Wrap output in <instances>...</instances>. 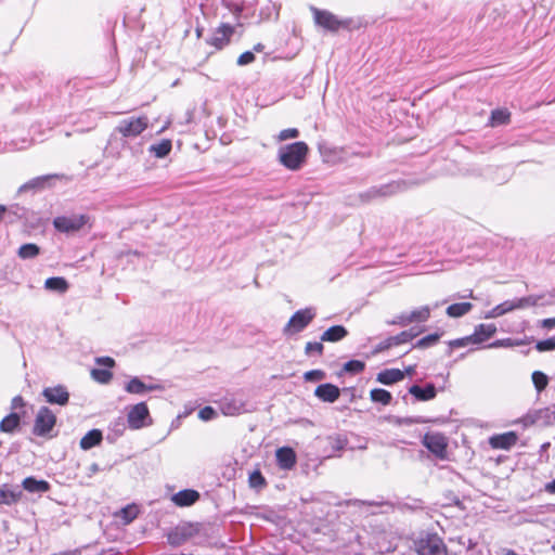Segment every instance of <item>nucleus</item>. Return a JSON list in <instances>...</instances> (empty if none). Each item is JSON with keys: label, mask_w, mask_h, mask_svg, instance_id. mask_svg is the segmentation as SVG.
<instances>
[{"label": "nucleus", "mask_w": 555, "mask_h": 555, "mask_svg": "<svg viewBox=\"0 0 555 555\" xmlns=\"http://www.w3.org/2000/svg\"><path fill=\"white\" fill-rule=\"evenodd\" d=\"M424 446L439 459H446L448 442L441 434H426L423 438Z\"/></svg>", "instance_id": "obj_8"}, {"label": "nucleus", "mask_w": 555, "mask_h": 555, "mask_svg": "<svg viewBox=\"0 0 555 555\" xmlns=\"http://www.w3.org/2000/svg\"><path fill=\"white\" fill-rule=\"evenodd\" d=\"M23 488L31 493L47 492L50 490V485L46 480H37L34 477H27L23 480Z\"/></svg>", "instance_id": "obj_18"}, {"label": "nucleus", "mask_w": 555, "mask_h": 555, "mask_svg": "<svg viewBox=\"0 0 555 555\" xmlns=\"http://www.w3.org/2000/svg\"><path fill=\"white\" fill-rule=\"evenodd\" d=\"M314 396L318 397L323 402L333 403L339 398L340 390L337 386L333 384H322L315 388Z\"/></svg>", "instance_id": "obj_13"}, {"label": "nucleus", "mask_w": 555, "mask_h": 555, "mask_svg": "<svg viewBox=\"0 0 555 555\" xmlns=\"http://www.w3.org/2000/svg\"><path fill=\"white\" fill-rule=\"evenodd\" d=\"M503 314H504V312L502 311L501 306H500V305H498L496 307H494L492 310H490V311L487 313L486 318H487V319H494V318L501 317V315H503Z\"/></svg>", "instance_id": "obj_52"}, {"label": "nucleus", "mask_w": 555, "mask_h": 555, "mask_svg": "<svg viewBox=\"0 0 555 555\" xmlns=\"http://www.w3.org/2000/svg\"><path fill=\"white\" fill-rule=\"evenodd\" d=\"M279 466L283 469H291L296 464V453L292 448L283 447L276 450Z\"/></svg>", "instance_id": "obj_15"}, {"label": "nucleus", "mask_w": 555, "mask_h": 555, "mask_svg": "<svg viewBox=\"0 0 555 555\" xmlns=\"http://www.w3.org/2000/svg\"><path fill=\"white\" fill-rule=\"evenodd\" d=\"M541 299V296H527L519 299H516V308L517 309H524L527 307L537 306L538 301Z\"/></svg>", "instance_id": "obj_36"}, {"label": "nucleus", "mask_w": 555, "mask_h": 555, "mask_svg": "<svg viewBox=\"0 0 555 555\" xmlns=\"http://www.w3.org/2000/svg\"><path fill=\"white\" fill-rule=\"evenodd\" d=\"M409 391L416 399L422 400V401L430 400L436 397V388L433 384H428L425 388H421L417 385H413L409 389Z\"/></svg>", "instance_id": "obj_20"}, {"label": "nucleus", "mask_w": 555, "mask_h": 555, "mask_svg": "<svg viewBox=\"0 0 555 555\" xmlns=\"http://www.w3.org/2000/svg\"><path fill=\"white\" fill-rule=\"evenodd\" d=\"M24 405V401L22 399V397H15L12 401V406L13 409H16L18 406H23Z\"/></svg>", "instance_id": "obj_57"}, {"label": "nucleus", "mask_w": 555, "mask_h": 555, "mask_svg": "<svg viewBox=\"0 0 555 555\" xmlns=\"http://www.w3.org/2000/svg\"><path fill=\"white\" fill-rule=\"evenodd\" d=\"M376 194L386 195L387 192H382V190H380V191H376Z\"/></svg>", "instance_id": "obj_62"}, {"label": "nucleus", "mask_w": 555, "mask_h": 555, "mask_svg": "<svg viewBox=\"0 0 555 555\" xmlns=\"http://www.w3.org/2000/svg\"><path fill=\"white\" fill-rule=\"evenodd\" d=\"M314 317L315 312L312 308H306L295 312L285 325L283 333L285 335H294L301 332Z\"/></svg>", "instance_id": "obj_2"}, {"label": "nucleus", "mask_w": 555, "mask_h": 555, "mask_svg": "<svg viewBox=\"0 0 555 555\" xmlns=\"http://www.w3.org/2000/svg\"><path fill=\"white\" fill-rule=\"evenodd\" d=\"M232 34L233 28L223 24L216 29L211 38L208 40V43L214 46L216 49H222L229 43Z\"/></svg>", "instance_id": "obj_10"}, {"label": "nucleus", "mask_w": 555, "mask_h": 555, "mask_svg": "<svg viewBox=\"0 0 555 555\" xmlns=\"http://www.w3.org/2000/svg\"><path fill=\"white\" fill-rule=\"evenodd\" d=\"M439 339V335L438 334H430V335H427L425 337H423L422 339H420L415 347L416 348H427L429 346H433L434 344H436Z\"/></svg>", "instance_id": "obj_41"}, {"label": "nucleus", "mask_w": 555, "mask_h": 555, "mask_svg": "<svg viewBox=\"0 0 555 555\" xmlns=\"http://www.w3.org/2000/svg\"><path fill=\"white\" fill-rule=\"evenodd\" d=\"M55 423L56 417L53 412L49 408L42 406L36 415L33 431L37 436H44L52 430Z\"/></svg>", "instance_id": "obj_7"}, {"label": "nucleus", "mask_w": 555, "mask_h": 555, "mask_svg": "<svg viewBox=\"0 0 555 555\" xmlns=\"http://www.w3.org/2000/svg\"><path fill=\"white\" fill-rule=\"evenodd\" d=\"M517 435L514 431L504 433L490 437L489 444L493 449L508 450L517 442Z\"/></svg>", "instance_id": "obj_11"}, {"label": "nucleus", "mask_w": 555, "mask_h": 555, "mask_svg": "<svg viewBox=\"0 0 555 555\" xmlns=\"http://www.w3.org/2000/svg\"><path fill=\"white\" fill-rule=\"evenodd\" d=\"M414 336L415 335L413 333L404 331L396 336L390 337V343H392L395 345H401V344L410 341L411 339L414 338Z\"/></svg>", "instance_id": "obj_40"}, {"label": "nucleus", "mask_w": 555, "mask_h": 555, "mask_svg": "<svg viewBox=\"0 0 555 555\" xmlns=\"http://www.w3.org/2000/svg\"><path fill=\"white\" fill-rule=\"evenodd\" d=\"M370 397L372 401L382 403L384 405L389 404L392 399L391 393L382 388L372 389Z\"/></svg>", "instance_id": "obj_32"}, {"label": "nucleus", "mask_w": 555, "mask_h": 555, "mask_svg": "<svg viewBox=\"0 0 555 555\" xmlns=\"http://www.w3.org/2000/svg\"><path fill=\"white\" fill-rule=\"evenodd\" d=\"M545 418V424L548 425L552 423V418H555V404L552 409H545L537 412L535 417L533 416H527L525 417L526 425L528 424H534L538 422L539 418Z\"/></svg>", "instance_id": "obj_28"}, {"label": "nucleus", "mask_w": 555, "mask_h": 555, "mask_svg": "<svg viewBox=\"0 0 555 555\" xmlns=\"http://www.w3.org/2000/svg\"><path fill=\"white\" fill-rule=\"evenodd\" d=\"M532 382L538 391H542L547 386V376L539 371L533 372Z\"/></svg>", "instance_id": "obj_37"}, {"label": "nucleus", "mask_w": 555, "mask_h": 555, "mask_svg": "<svg viewBox=\"0 0 555 555\" xmlns=\"http://www.w3.org/2000/svg\"><path fill=\"white\" fill-rule=\"evenodd\" d=\"M125 389L129 393L142 395L146 391L160 390L163 387L160 385H146L140 378L133 377L126 384Z\"/></svg>", "instance_id": "obj_14"}, {"label": "nucleus", "mask_w": 555, "mask_h": 555, "mask_svg": "<svg viewBox=\"0 0 555 555\" xmlns=\"http://www.w3.org/2000/svg\"><path fill=\"white\" fill-rule=\"evenodd\" d=\"M215 415H216V412L210 406H205L198 413L199 418L203 421H209V420L214 418Z\"/></svg>", "instance_id": "obj_49"}, {"label": "nucleus", "mask_w": 555, "mask_h": 555, "mask_svg": "<svg viewBox=\"0 0 555 555\" xmlns=\"http://www.w3.org/2000/svg\"><path fill=\"white\" fill-rule=\"evenodd\" d=\"M168 539H169L170 543H172V544H180L186 539V537L184 533H182L180 537L179 532L177 530L176 532L170 533L168 535Z\"/></svg>", "instance_id": "obj_50"}, {"label": "nucleus", "mask_w": 555, "mask_h": 555, "mask_svg": "<svg viewBox=\"0 0 555 555\" xmlns=\"http://www.w3.org/2000/svg\"><path fill=\"white\" fill-rule=\"evenodd\" d=\"M96 362L99 364H103V365H105L107 367H113L115 365L114 359H112L109 357L98 358Z\"/></svg>", "instance_id": "obj_53"}, {"label": "nucleus", "mask_w": 555, "mask_h": 555, "mask_svg": "<svg viewBox=\"0 0 555 555\" xmlns=\"http://www.w3.org/2000/svg\"><path fill=\"white\" fill-rule=\"evenodd\" d=\"M344 370L351 373H360L364 370V363L358 360H351L345 363Z\"/></svg>", "instance_id": "obj_43"}, {"label": "nucleus", "mask_w": 555, "mask_h": 555, "mask_svg": "<svg viewBox=\"0 0 555 555\" xmlns=\"http://www.w3.org/2000/svg\"><path fill=\"white\" fill-rule=\"evenodd\" d=\"M7 212V207L0 205V221L3 219L4 214Z\"/></svg>", "instance_id": "obj_59"}, {"label": "nucleus", "mask_w": 555, "mask_h": 555, "mask_svg": "<svg viewBox=\"0 0 555 555\" xmlns=\"http://www.w3.org/2000/svg\"><path fill=\"white\" fill-rule=\"evenodd\" d=\"M298 137H299L298 129H296V128H288V129H284V130L279 132V134L276 135V141L283 142V141H287V140H291V139H296Z\"/></svg>", "instance_id": "obj_39"}, {"label": "nucleus", "mask_w": 555, "mask_h": 555, "mask_svg": "<svg viewBox=\"0 0 555 555\" xmlns=\"http://www.w3.org/2000/svg\"><path fill=\"white\" fill-rule=\"evenodd\" d=\"M243 411V404L235 400H223L221 402V412L224 415L234 416Z\"/></svg>", "instance_id": "obj_29"}, {"label": "nucleus", "mask_w": 555, "mask_h": 555, "mask_svg": "<svg viewBox=\"0 0 555 555\" xmlns=\"http://www.w3.org/2000/svg\"><path fill=\"white\" fill-rule=\"evenodd\" d=\"M535 348L539 351H548L555 349V336L545 340L538 341Z\"/></svg>", "instance_id": "obj_44"}, {"label": "nucleus", "mask_w": 555, "mask_h": 555, "mask_svg": "<svg viewBox=\"0 0 555 555\" xmlns=\"http://www.w3.org/2000/svg\"><path fill=\"white\" fill-rule=\"evenodd\" d=\"M91 376L94 380H96L101 384H107L112 379L113 374L108 370L93 369L91 371Z\"/></svg>", "instance_id": "obj_35"}, {"label": "nucleus", "mask_w": 555, "mask_h": 555, "mask_svg": "<svg viewBox=\"0 0 555 555\" xmlns=\"http://www.w3.org/2000/svg\"><path fill=\"white\" fill-rule=\"evenodd\" d=\"M308 153V145L298 141L281 146L278 152V159L286 169L297 171L305 165Z\"/></svg>", "instance_id": "obj_1"}, {"label": "nucleus", "mask_w": 555, "mask_h": 555, "mask_svg": "<svg viewBox=\"0 0 555 555\" xmlns=\"http://www.w3.org/2000/svg\"><path fill=\"white\" fill-rule=\"evenodd\" d=\"M88 219L86 215L60 216L53 220V225L60 232L74 233L79 231Z\"/></svg>", "instance_id": "obj_5"}, {"label": "nucleus", "mask_w": 555, "mask_h": 555, "mask_svg": "<svg viewBox=\"0 0 555 555\" xmlns=\"http://www.w3.org/2000/svg\"><path fill=\"white\" fill-rule=\"evenodd\" d=\"M507 346H512L509 339H500V340H496V341L490 344L488 347L498 348V347H507Z\"/></svg>", "instance_id": "obj_54"}, {"label": "nucleus", "mask_w": 555, "mask_h": 555, "mask_svg": "<svg viewBox=\"0 0 555 555\" xmlns=\"http://www.w3.org/2000/svg\"><path fill=\"white\" fill-rule=\"evenodd\" d=\"M545 490L548 493H555V479L545 485Z\"/></svg>", "instance_id": "obj_58"}, {"label": "nucleus", "mask_w": 555, "mask_h": 555, "mask_svg": "<svg viewBox=\"0 0 555 555\" xmlns=\"http://www.w3.org/2000/svg\"><path fill=\"white\" fill-rule=\"evenodd\" d=\"M325 377V373L321 370H312L305 373L304 378L307 382L322 380Z\"/></svg>", "instance_id": "obj_45"}, {"label": "nucleus", "mask_w": 555, "mask_h": 555, "mask_svg": "<svg viewBox=\"0 0 555 555\" xmlns=\"http://www.w3.org/2000/svg\"><path fill=\"white\" fill-rule=\"evenodd\" d=\"M40 254V248L36 244H24L18 248L17 255L22 259H31Z\"/></svg>", "instance_id": "obj_31"}, {"label": "nucleus", "mask_w": 555, "mask_h": 555, "mask_svg": "<svg viewBox=\"0 0 555 555\" xmlns=\"http://www.w3.org/2000/svg\"><path fill=\"white\" fill-rule=\"evenodd\" d=\"M49 403L65 405L68 402L69 393L63 386L49 387L42 392Z\"/></svg>", "instance_id": "obj_12"}, {"label": "nucleus", "mask_w": 555, "mask_h": 555, "mask_svg": "<svg viewBox=\"0 0 555 555\" xmlns=\"http://www.w3.org/2000/svg\"><path fill=\"white\" fill-rule=\"evenodd\" d=\"M511 114L507 111L495 109L491 114V119L493 124H507L509 121Z\"/></svg>", "instance_id": "obj_38"}, {"label": "nucleus", "mask_w": 555, "mask_h": 555, "mask_svg": "<svg viewBox=\"0 0 555 555\" xmlns=\"http://www.w3.org/2000/svg\"><path fill=\"white\" fill-rule=\"evenodd\" d=\"M496 332V327L493 324H479L475 332L472 334L473 338L476 339L475 344H481L488 338L492 337Z\"/></svg>", "instance_id": "obj_19"}, {"label": "nucleus", "mask_w": 555, "mask_h": 555, "mask_svg": "<svg viewBox=\"0 0 555 555\" xmlns=\"http://www.w3.org/2000/svg\"><path fill=\"white\" fill-rule=\"evenodd\" d=\"M44 287L48 291L57 292V293L63 294V293L67 292L69 285H68V282L64 278L55 276V278L47 279L44 282Z\"/></svg>", "instance_id": "obj_25"}, {"label": "nucleus", "mask_w": 555, "mask_h": 555, "mask_svg": "<svg viewBox=\"0 0 555 555\" xmlns=\"http://www.w3.org/2000/svg\"><path fill=\"white\" fill-rule=\"evenodd\" d=\"M413 372H414V367H412V366L406 370L408 374H412Z\"/></svg>", "instance_id": "obj_61"}, {"label": "nucleus", "mask_w": 555, "mask_h": 555, "mask_svg": "<svg viewBox=\"0 0 555 555\" xmlns=\"http://www.w3.org/2000/svg\"><path fill=\"white\" fill-rule=\"evenodd\" d=\"M416 550L418 555H448L443 541L437 534L418 540Z\"/></svg>", "instance_id": "obj_6"}, {"label": "nucleus", "mask_w": 555, "mask_h": 555, "mask_svg": "<svg viewBox=\"0 0 555 555\" xmlns=\"http://www.w3.org/2000/svg\"><path fill=\"white\" fill-rule=\"evenodd\" d=\"M348 334L347 330L341 325H335L327 328L321 336L322 341H338L346 337Z\"/></svg>", "instance_id": "obj_23"}, {"label": "nucleus", "mask_w": 555, "mask_h": 555, "mask_svg": "<svg viewBox=\"0 0 555 555\" xmlns=\"http://www.w3.org/2000/svg\"><path fill=\"white\" fill-rule=\"evenodd\" d=\"M172 144L168 139L162 140L159 143L150 146V152L158 158L167 156L171 151Z\"/></svg>", "instance_id": "obj_27"}, {"label": "nucleus", "mask_w": 555, "mask_h": 555, "mask_svg": "<svg viewBox=\"0 0 555 555\" xmlns=\"http://www.w3.org/2000/svg\"><path fill=\"white\" fill-rule=\"evenodd\" d=\"M306 354H311L312 352H317L318 354H322L323 345L322 343H307L305 348Z\"/></svg>", "instance_id": "obj_47"}, {"label": "nucleus", "mask_w": 555, "mask_h": 555, "mask_svg": "<svg viewBox=\"0 0 555 555\" xmlns=\"http://www.w3.org/2000/svg\"><path fill=\"white\" fill-rule=\"evenodd\" d=\"M475 341H476V339H474L473 336L469 335V336L450 341V346L453 348H460V347H465L469 344H475Z\"/></svg>", "instance_id": "obj_46"}, {"label": "nucleus", "mask_w": 555, "mask_h": 555, "mask_svg": "<svg viewBox=\"0 0 555 555\" xmlns=\"http://www.w3.org/2000/svg\"><path fill=\"white\" fill-rule=\"evenodd\" d=\"M127 422L131 429H140L151 425L147 405L144 402L132 405L127 414Z\"/></svg>", "instance_id": "obj_4"}, {"label": "nucleus", "mask_w": 555, "mask_h": 555, "mask_svg": "<svg viewBox=\"0 0 555 555\" xmlns=\"http://www.w3.org/2000/svg\"><path fill=\"white\" fill-rule=\"evenodd\" d=\"M313 13L315 23L327 30L336 31L343 25V22L331 12L314 9Z\"/></svg>", "instance_id": "obj_9"}, {"label": "nucleus", "mask_w": 555, "mask_h": 555, "mask_svg": "<svg viewBox=\"0 0 555 555\" xmlns=\"http://www.w3.org/2000/svg\"><path fill=\"white\" fill-rule=\"evenodd\" d=\"M254 60H255L254 53L250 51H247L240 55V57L237 59V64L241 66L247 65V64H250L251 62H254Z\"/></svg>", "instance_id": "obj_48"}, {"label": "nucleus", "mask_w": 555, "mask_h": 555, "mask_svg": "<svg viewBox=\"0 0 555 555\" xmlns=\"http://www.w3.org/2000/svg\"><path fill=\"white\" fill-rule=\"evenodd\" d=\"M404 373L399 369L385 370L377 375V380L385 385H391L403 379Z\"/></svg>", "instance_id": "obj_21"}, {"label": "nucleus", "mask_w": 555, "mask_h": 555, "mask_svg": "<svg viewBox=\"0 0 555 555\" xmlns=\"http://www.w3.org/2000/svg\"><path fill=\"white\" fill-rule=\"evenodd\" d=\"M21 491L11 489L8 485L0 486V504L11 505L20 501Z\"/></svg>", "instance_id": "obj_22"}, {"label": "nucleus", "mask_w": 555, "mask_h": 555, "mask_svg": "<svg viewBox=\"0 0 555 555\" xmlns=\"http://www.w3.org/2000/svg\"><path fill=\"white\" fill-rule=\"evenodd\" d=\"M199 494L195 490H182L172 496V501L179 506H189L195 503Z\"/></svg>", "instance_id": "obj_17"}, {"label": "nucleus", "mask_w": 555, "mask_h": 555, "mask_svg": "<svg viewBox=\"0 0 555 555\" xmlns=\"http://www.w3.org/2000/svg\"><path fill=\"white\" fill-rule=\"evenodd\" d=\"M49 176L35 178L20 188V192H26L28 190L42 189Z\"/></svg>", "instance_id": "obj_34"}, {"label": "nucleus", "mask_w": 555, "mask_h": 555, "mask_svg": "<svg viewBox=\"0 0 555 555\" xmlns=\"http://www.w3.org/2000/svg\"><path fill=\"white\" fill-rule=\"evenodd\" d=\"M500 306H501L502 311L504 312V314L517 309L515 300L504 301V302L500 304Z\"/></svg>", "instance_id": "obj_51"}, {"label": "nucleus", "mask_w": 555, "mask_h": 555, "mask_svg": "<svg viewBox=\"0 0 555 555\" xmlns=\"http://www.w3.org/2000/svg\"><path fill=\"white\" fill-rule=\"evenodd\" d=\"M429 315H430V309H429V307L425 306V307H422L421 309L412 311L408 315H401L399 318V321H397L396 323H399L401 325H408L412 322H424L429 318Z\"/></svg>", "instance_id": "obj_16"}, {"label": "nucleus", "mask_w": 555, "mask_h": 555, "mask_svg": "<svg viewBox=\"0 0 555 555\" xmlns=\"http://www.w3.org/2000/svg\"><path fill=\"white\" fill-rule=\"evenodd\" d=\"M473 308L470 302L453 304L447 308V314L451 318H460L468 313Z\"/></svg>", "instance_id": "obj_26"}, {"label": "nucleus", "mask_w": 555, "mask_h": 555, "mask_svg": "<svg viewBox=\"0 0 555 555\" xmlns=\"http://www.w3.org/2000/svg\"><path fill=\"white\" fill-rule=\"evenodd\" d=\"M102 441V433L99 429H92L87 433L80 440V448L89 450L98 446Z\"/></svg>", "instance_id": "obj_24"}, {"label": "nucleus", "mask_w": 555, "mask_h": 555, "mask_svg": "<svg viewBox=\"0 0 555 555\" xmlns=\"http://www.w3.org/2000/svg\"><path fill=\"white\" fill-rule=\"evenodd\" d=\"M540 324L544 328L552 330L555 327V318L544 319Z\"/></svg>", "instance_id": "obj_55"}, {"label": "nucleus", "mask_w": 555, "mask_h": 555, "mask_svg": "<svg viewBox=\"0 0 555 555\" xmlns=\"http://www.w3.org/2000/svg\"><path fill=\"white\" fill-rule=\"evenodd\" d=\"M392 346H396L395 344L390 343V337L387 338L385 341L380 343L377 347H376V351L379 352V351H384L386 349H389L390 347Z\"/></svg>", "instance_id": "obj_56"}, {"label": "nucleus", "mask_w": 555, "mask_h": 555, "mask_svg": "<svg viewBox=\"0 0 555 555\" xmlns=\"http://www.w3.org/2000/svg\"><path fill=\"white\" fill-rule=\"evenodd\" d=\"M149 126V118L146 116L131 117L121 120L116 127V131L125 138L138 137Z\"/></svg>", "instance_id": "obj_3"}, {"label": "nucleus", "mask_w": 555, "mask_h": 555, "mask_svg": "<svg viewBox=\"0 0 555 555\" xmlns=\"http://www.w3.org/2000/svg\"><path fill=\"white\" fill-rule=\"evenodd\" d=\"M503 555H518V554H516L514 551L508 550V551H505Z\"/></svg>", "instance_id": "obj_60"}, {"label": "nucleus", "mask_w": 555, "mask_h": 555, "mask_svg": "<svg viewBox=\"0 0 555 555\" xmlns=\"http://www.w3.org/2000/svg\"><path fill=\"white\" fill-rule=\"evenodd\" d=\"M20 424V416L16 413H11L5 416L0 423V429L4 433H12Z\"/></svg>", "instance_id": "obj_33"}, {"label": "nucleus", "mask_w": 555, "mask_h": 555, "mask_svg": "<svg viewBox=\"0 0 555 555\" xmlns=\"http://www.w3.org/2000/svg\"><path fill=\"white\" fill-rule=\"evenodd\" d=\"M139 514V507L134 504L127 505L121 508L119 513L116 514L117 517H121L125 525L130 524L133 519L137 518Z\"/></svg>", "instance_id": "obj_30"}, {"label": "nucleus", "mask_w": 555, "mask_h": 555, "mask_svg": "<svg viewBox=\"0 0 555 555\" xmlns=\"http://www.w3.org/2000/svg\"><path fill=\"white\" fill-rule=\"evenodd\" d=\"M266 483V480L261 473L259 470H255L249 476V485L253 488H260L263 487Z\"/></svg>", "instance_id": "obj_42"}]
</instances>
